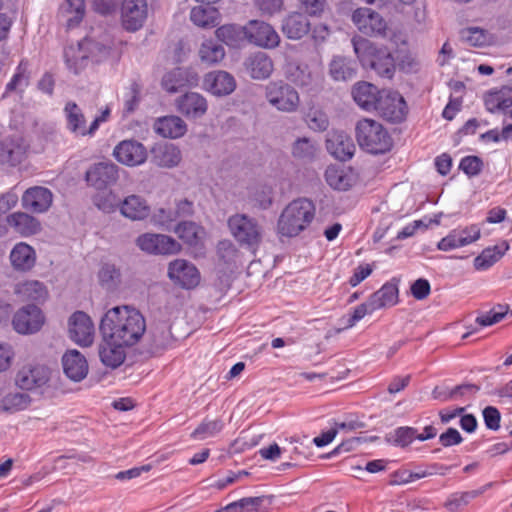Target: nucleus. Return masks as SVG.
<instances>
[{"mask_svg":"<svg viewBox=\"0 0 512 512\" xmlns=\"http://www.w3.org/2000/svg\"><path fill=\"white\" fill-rule=\"evenodd\" d=\"M200 229L201 227L192 221H181L174 227L178 237L189 246H196L200 242Z\"/></svg>","mask_w":512,"mask_h":512,"instance_id":"nucleus-51","label":"nucleus"},{"mask_svg":"<svg viewBox=\"0 0 512 512\" xmlns=\"http://www.w3.org/2000/svg\"><path fill=\"white\" fill-rule=\"evenodd\" d=\"M263 502V496L244 497L229 503L215 512H260V507Z\"/></svg>","mask_w":512,"mask_h":512,"instance_id":"nucleus-49","label":"nucleus"},{"mask_svg":"<svg viewBox=\"0 0 512 512\" xmlns=\"http://www.w3.org/2000/svg\"><path fill=\"white\" fill-rule=\"evenodd\" d=\"M136 245L149 255L170 256L180 252L181 245L171 236L144 233L136 238Z\"/></svg>","mask_w":512,"mask_h":512,"instance_id":"nucleus-9","label":"nucleus"},{"mask_svg":"<svg viewBox=\"0 0 512 512\" xmlns=\"http://www.w3.org/2000/svg\"><path fill=\"white\" fill-rule=\"evenodd\" d=\"M491 485H492L491 483H488L481 490H472V491L454 493L445 502L444 506L450 512H457L460 507L467 505L471 499L478 497L480 494H482L486 490L487 487H491Z\"/></svg>","mask_w":512,"mask_h":512,"instance_id":"nucleus-53","label":"nucleus"},{"mask_svg":"<svg viewBox=\"0 0 512 512\" xmlns=\"http://www.w3.org/2000/svg\"><path fill=\"white\" fill-rule=\"evenodd\" d=\"M354 52L364 68H370L380 77L391 79L395 73V58L384 46H377L364 38H353Z\"/></svg>","mask_w":512,"mask_h":512,"instance_id":"nucleus-3","label":"nucleus"},{"mask_svg":"<svg viewBox=\"0 0 512 512\" xmlns=\"http://www.w3.org/2000/svg\"><path fill=\"white\" fill-rule=\"evenodd\" d=\"M177 108L185 117L197 119L207 112L208 104L201 94L187 92L177 100Z\"/></svg>","mask_w":512,"mask_h":512,"instance_id":"nucleus-25","label":"nucleus"},{"mask_svg":"<svg viewBox=\"0 0 512 512\" xmlns=\"http://www.w3.org/2000/svg\"><path fill=\"white\" fill-rule=\"evenodd\" d=\"M315 216L316 206L311 199H294L282 210L277 221V233L283 237L295 238L310 227Z\"/></svg>","mask_w":512,"mask_h":512,"instance_id":"nucleus-1","label":"nucleus"},{"mask_svg":"<svg viewBox=\"0 0 512 512\" xmlns=\"http://www.w3.org/2000/svg\"><path fill=\"white\" fill-rule=\"evenodd\" d=\"M44 317L40 308L27 305L20 309L13 317V327L20 334H33L40 330Z\"/></svg>","mask_w":512,"mask_h":512,"instance_id":"nucleus-17","label":"nucleus"},{"mask_svg":"<svg viewBox=\"0 0 512 512\" xmlns=\"http://www.w3.org/2000/svg\"><path fill=\"white\" fill-rule=\"evenodd\" d=\"M64 115L68 130L77 136H81L86 124L81 108L75 102H67L64 107Z\"/></svg>","mask_w":512,"mask_h":512,"instance_id":"nucleus-44","label":"nucleus"},{"mask_svg":"<svg viewBox=\"0 0 512 512\" xmlns=\"http://www.w3.org/2000/svg\"><path fill=\"white\" fill-rule=\"evenodd\" d=\"M87 183L97 190H102L118 179L117 166L109 162L94 164L86 172Z\"/></svg>","mask_w":512,"mask_h":512,"instance_id":"nucleus-18","label":"nucleus"},{"mask_svg":"<svg viewBox=\"0 0 512 512\" xmlns=\"http://www.w3.org/2000/svg\"><path fill=\"white\" fill-rule=\"evenodd\" d=\"M199 56L203 63L213 65L224 59L225 50L222 44L213 39H208L202 42L199 49Z\"/></svg>","mask_w":512,"mask_h":512,"instance_id":"nucleus-46","label":"nucleus"},{"mask_svg":"<svg viewBox=\"0 0 512 512\" xmlns=\"http://www.w3.org/2000/svg\"><path fill=\"white\" fill-rule=\"evenodd\" d=\"M418 430L411 426H400L386 434L385 440L392 446L406 448L417 440Z\"/></svg>","mask_w":512,"mask_h":512,"instance_id":"nucleus-43","label":"nucleus"},{"mask_svg":"<svg viewBox=\"0 0 512 512\" xmlns=\"http://www.w3.org/2000/svg\"><path fill=\"white\" fill-rule=\"evenodd\" d=\"M458 168L467 177L473 178L478 176L483 171L484 162L479 156L468 155L460 160Z\"/></svg>","mask_w":512,"mask_h":512,"instance_id":"nucleus-55","label":"nucleus"},{"mask_svg":"<svg viewBox=\"0 0 512 512\" xmlns=\"http://www.w3.org/2000/svg\"><path fill=\"white\" fill-rule=\"evenodd\" d=\"M100 331L103 339L127 340L128 305L117 306L108 310L101 319Z\"/></svg>","mask_w":512,"mask_h":512,"instance_id":"nucleus-7","label":"nucleus"},{"mask_svg":"<svg viewBox=\"0 0 512 512\" xmlns=\"http://www.w3.org/2000/svg\"><path fill=\"white\" fill-rule=\"evenodd\" d=\"M482 415L487 429L497 431L500 428L501 414L496 407H485Z\"/></svg>","mask_w":512,"mask_h":512,"instance_id":"nucleus-64","label":"nucleus"},{"mask_svg":"<svg viewBox=\"0 0 512 512\" xmlns=\"http://www.w3.org/2000/svg\"><path fill=\"white\" fill-rule=\"evenodd\" d=\"M150 214V207L139 196L130 195V220H143Z\"/></svg>","mask_w":512,"mask_h":512,"instance_id":"nucleus-61","label":"nucleus"},{"mask_svg":"<svg viewBox=\"0 0 512 512\" xmlns=\"http://www.w3.org/2000/svg\"><path fill=\"white\" fill-rule=\"evenodd\" d=\"M93 42L90 39H84L78 44V50L70 47L65 50L66 64L70 71L78 74L88 63L89 56L85 53Z\"/></svg>","mask_w":512,"mask_h":512,"instance_id":"nucleus-38","label":"nucleus"},{"mask_svg":"<svg viewBox=\"0 0 512 512\" xmlns=\"http://www.w3.org/2000/svg\"><path fill=\"white\" fill-rule=\"evenodd\" d=\"M95 204L106 213L113 212L119 208L121 214L128 217V196L120 198L114 192H109L107 195H97L95 197Z\"/></svg>","mask_w":512,"mask_h":512,"instance_id":"nucleus-42","label":"nucleus"},{"mask_svg":"<svg viewBox=\"0 0 512 512\" xmlns=\"http://www.w3.org/2000/svg\"><path fill=\"white\" fill-rule=\"evenodd\" d=\"M10 260L16 270L28 271L35 265L36 254L30 245L20 242L11 250Z\"/></svg>","mask_w":512,"mask_h":512,"instance_id":"nucleus-37","label":"nucleus"},{"mask_svg":"<svg viewBox=\"0 0 512 512\" xmlns=\"http://www.w3.org/2000/svg\"><path fill=\"white\" fill-rule=\"evenodd\" d=\"M286 74L290 82L307 90H311L315 83V75L307 64L290 63Z\"/></svg>","mask_w":512,"mask_h":512,"instance_id":"nucleus-39","label":"nucleus"},{"mask_svg":"<svg viewBox=\"0 0 512 512\" xmlns=\"http://www.w3.org/2000/svg\"><path fill=\"white\" fill-rule=\"evenodd\" d=\"M15 294L21 301L44 302L48 297L46 286L38 280H26L16 284Z\"/></svg>","mask_w":512,"mask_h":512,"instance_id":"nucleus-33","label":"nucleus"},{"mask_svg":"<svg viewBox=\"0 0 512 512\" xmlns=\"http://www.w3.org/2000/svg\"><path fill=\"white\" fill-rule=\"evenodd\" d=\"M199 83V75L193 68L176 67L162 78V88L168 93H176Z\"/></svg>","mask_w":512,"mask_h":512,"instance_id":"nucleus-15","label":"nucleus"},{"mask_svg":"<svg viewBox=\"0 0 512 512\" xmlns=\"http://www.w3.org/2000/svg\"><path fill=\"white\" fill-rule=\"evenodd\" d=\"M64 373L73 381H81L88 373L85 357L77 350H69L62 357Z\"/></svg>","mask_w":512,"mask_h":512,"instance_id":"nucleus-27","label":"nucleus"},{"mask_svg":"<svg viewBox=\"0 0 512 512\" xmlns=\"http://www.w3.org/2000/svg\"><path fill=\"white\" fill-rule=\"evenodd\" d=\"M28 403V396L23 393H11L2 400L3 408L6 411H19L24 409Z\"/></svg>","mask_w":512,"mask_h":512,"instance_id":"nucleus-63","label":"nucleus"},{"mask_svg":"<svg viewBox=\"0 0 512 512\" xmlns=\"http://www.w3.org/2000/svg\"><path fill=\"white\" fill-rule=\"evenodd\" d=\"M248 42L263 48H275L280 37L270 24L261 20H250L247 23Z\"/></svg>","mask_w":512,"mask_h":512,"instance_id":"nucleus-16","label":"nucleus"},{"mask_svg":"<svg viewBox=\"0 0 512 512\" xmlns=\"http://www.w3.org/2000/svg\"><path fill=\"white\" fill-rule=\"evenodd\" d=\"M127 346L128 340L103 339V343L99 347L102 363L112 368L120 366L126 358Z\"/></svg>","mask_w":512,"mask_h":512,"instance_id":"nucleus-21","label":"nucleus"},{"mask_svg":"<svg viewBox=\"0 0 512 512\" xmlns=\"http://www.w3.org/2000/svg\"><path fill=\"white\" fill-rule=\"evenodd\" d=\"M151 221L155 226L163 230L170 231L176 226L174 224L177 221V218L174 210L159 208L152 214Z\"/></svg>","mask_w":512,"mask_h":512,"instance_id":"nucleus-56","label":"nucleus"},{"mask_svg":"<svg viewBox=\"0 0 512 512\" xmlns=\"http://www.w3.org/2000/svg\"><path fill=\"white\" fill-rule=\"evenodd\" d=\"M325 180L331 188L339 191H347L352 186L350 176L343 169L333 166L326 169Z\"/></svg>","mask_w":512,"mask_h":512,"instance_id":"nucleus-52","label":"nucleus"},{"mask_svg":"<svg viewBox=\"0 0 512 512\" xmlns=\"http://www.w3.org/2000/svg\"><path fill=\"white\" fill-rule=\"evenodd\" d=\"M70 339L80 346H90L93 343L95 328L91 318L83 311L74 312L68 320Z\"/></svg>","mask_w":512,"mask_h":512,"instance_id":"nucleus-11","label":"nucleus"},{"mask_svg":"<svg viewBox=\"0 0 512 512\" xmlns=\"http://www.w3.org/2000/svg\"><path fill=\"white\" fill-rule=\"evenodd\" d=\"M484 104L490 113L506 112L512 108V88L503 86L498 90L489 91L484 97Z\"/></svg>","mask_w":512,"mask_h":512,"instance_id":"nucleus-35","label":"nucleus"},{"mask_svg":"<svg viewBox=\"0 0 512 512\" xmlns=\"http://www.w3.org/2000/svg\"><path fill=\"white\" fill-rule=\"evenodd\" d=\"M92 5L95 12L103 16L112 15L121 8L122 25L124 29H128L123 6L124 0H92Z\"/></svg>","mask_w":512,"mask_h":512,"instance_id":"nucleus-54","label":"nucleus"},{"mask_svg":"<svg viewBox=\"0 0 512 512\" xmlns=\"http://www.w3.org/2000/svg\"><path fill=\"white\" fill-rule=\"evenodd\" d=\"M217 38L229 47L239 48L248 42L247 24H225L215 31Z\"/></svg>","mask_w":512,"mask_h":512,"instance_id":"nucleus-32","label":"nucleus"},{"mask_svg":"<svg viewBox=\"0 0 512 512\" xmlns=\"http://www.w3.org/2000/svg\"><path fill=\"white\" fill-rule=\"evenodd\" d=\"M203 88L212 95L227 96L236 89V80L226 71H211L204 76Z\"/></svg>","mask_w":512,"mask_h":512,"instance_id":"nucleus-19","label":"nucleus"},{"mask_svg":"<svg viewBox=\"0 0 512 512\" xmlns=\"http://www.w3.org/2000/svg\"><path fill=\"white\" fill-rule=\"evenodd\" d=\"M382 95L375 85L361 81L357 82L352 88V96L356 104L365 111H374Z\"/></svg>","mask_w":512,"mask_h":512,"instance_id":"nucleus-23","label":"nucleus"},{"mask_svg":"<svg viewBox=\"0 0 512 512\" xmlns=\"http://www.w3.org/2000/svg\"><path fill=\"white\" fill-rule=\"evenodd\" d=\"M244 67L251 78L264 80L273 72V62L264 52H256L249 55L244 61Z\"/></svg>","mask_w":512,"mask_h":512,"instance_id":"nucleus-26","label":"nucleus"},{"mask_svg":"<svg viewBox=\"0 0 512 512\" xmlns=\"http://www.w3.org/2000/svg\"><path fill=\"white\" fill-rule=\"evenodd\" d=\"M461 36L470 46L483 47L488 43L486 31L478 27H470L463 30Z\"/></svg>","mask_w":512,"mask_h":512,"instance_id":"nucleus-59","label":"nucleus"},{"mask_svg":"<svg viewBox=\"0 0 512 512\" xmlns=\"http://www.w3.org/2000/svg\"><path fill=\"white\" fill-rule=\"evenodd\" d=\"M508 313V306L497 305L488 312L478 316L476 323L482 327L491 326L500 322Z\"/></svg>","mask_w":512,"mask_h":512,"instance_id":"nucleus-57","label":"nucleus"},{"mask_svg":"<svg viewBox=\"0 0 512 512\" xmlns=\"http://www.w3.org/2000/svg\"><path fill=\"white\" fill-rule=\"evenodd\" d=\"M219 11L212 4H206L193 7L190 13L191 21L203 28H212L217 26Z\"/></svg>","mask_w":512,"mask_h":512,"instance_id":"nucleus-41","label":"nucleus"},{"mask_svg":"<svg viewBox=\"0 0 512 512\" xmlns=\"http://www.w3.org/2000/svg\"><path fill=\"white\" fill-rule=\"evenodd\" d=\"M50 376L51 371L45 365H26L18 371L16 384L22 390L40 392L47 386Z\"/></svg>","mask_w":512,"mask_h":512,"instance_id":"nucleus-10","label":"nucleus"},{"mask_svg":"<svg viewBox=\"0 0 512 512\" xmlns=\"http://www.w3.org/2000/svg\"><path fill=\"white\" fill-rule=\"evenodd\" d=\"M352 21L358 30L367 36L385 34V20L378 12L370 8L356 9L352 14Z\"/></svg>","mask_w":512,"mask_h":512,"instance_id":"nucleus-13","label":"nucleus"},{"mask_svg":"<svg viewBox=\"0 0 512 512\" xmlns=\"http://www.w3.org/2000/svg\"><path fill=\"white\" fill-rule=\"evenodd\" d=\"M8 224L22 236H30L36 234L40 230L39 221L33 216L17 212L7 217Z\"/></svg>","mask_w":512,"mask_h":512,"instance_id":"nucleus-40","label":"nucleus"},{"mask_svg":"<svg viewBox=\"0 0 512 512\" xmlns=\"http://www.w3.org/2000/svg\"><path fill=\"white\" fill-rule=\"evenodd\" d=\"M370 311L369 300L365 303H362L351 311V313L344 315L340 321L343 323V329H349L356 325L361 319H363L367 314L372 313Z\"/></svg>","mask_w":512,"mask_h":512,"instance_id":"nucleus-58","label":"nucleus"},{"mask_svg":"<svg viewBox=\"0 0 512 512\" xmlns=\"http://www.w3.org/2000/svg\"><path fill=\"white\" fill-rule=\"evenodd\" d=\"M224 422L221 418L214 420L205 417L201 423L192 431L190 437L194 440H205L217 436L224 429Z\"/></svg>","mask_w":512,"mask_h":512,"instance_id":"nucleus-45","label":"nucleus"},{"mask_svg":"<svg viewBox=\"0 0 512 512\" xmlns=\"http://www.w3.org/2000/svg\"><path fill=\"white\" fill-rule=\"evenodd\" d=\"M357 62L346 56H334L329 63V74L335 81H347L356 76Z\"/></svg>","mask_w":512,"mask_h":512,"instance_id":"nucleus-34","label":"nucleus"},{"mask_svg":"<svg viewBox=\"0 0 512 512\" xmlns=\"http://www.w3.org/2000/svg\"><path fill=\"white\" fill-rule=\"evenodd\" d=\"M146 332V321L139 310L130 306V365L152 357L159 350H164L170 345V330L162 329L159 335L149 332V345L139 350L135 345Z\"/></svg>","mask_w":512,"mask_h":512,"instance_id":"nucleus-2","label":"nucleus"},{"mask_svg":"<svg viewBox=\"0 0 512 512\" xmlns=\"http://www.w3.org/2000/svg\"><path fill=\"white\" fill-rule=\"evenodd\" d=\"M149 16L147 0H130V33L143 28Z\"/></svg>","mask_w":512,"mask_h":512,"instance_id":"nucleus-47","label":"nucleus"},{"mask_svg":"<svg viewBox=\"0 0 512 512\" xmlns=\"http://www.w3.org/2000/svg\"><path fill=\"white\" fill-rule=\"evenodd\" d=\"M326 149L335 159L345 162L354 156L356 147L351 136L345 131L332 130L327 134Z\"/></svg>","mask_w":512,"mask_h":512,"instance_id":"nucleus-14","label":"nucleus"},{"mask_svg":"<svg viewBox=\"0 0 512 512\" xmlns=\"http://www.w3.org/2000/svg\"><path fill=\"white\" fill-rule=\"evenodd\" d=\"M28 61L22 60L16 68L14 75L11 80L7 83L3 97L13 91L23 92L24 89L29 85L30 73H29Z\"/></svg>","mask_w":512,"mask_h":512,"instance_id":"nucleus-48","label":"nucleus"},{"mask_svg":"<svg viewBox=\"0 0 512 512\" xmlns=\"http://www.w3.org/2000/svg\"><path fill=\"white\" fill-rule=\"evenodd\" d=\"M181 160V151L175 144L157 143L151 149V161L158 167L174 168Z\"/></svg>","mask_w":512,"mask_h":512,"instance_id":"nucleus-24","label":"nucleus"},{"mask_svg":"<svg viewBox=\"0 0 512 512\" xmlns=\"http://www.w3.org/2000/svg\"><path fill=\"white\" fill-rule=\"evenodd\" d=\"M153 127L158 135L170 139L180 138L187 131L186 123L180 117L174 115L157 118Z\"/></svg>","mask_w":512,"mask_h":512,"instance_id":"nucleus-31","label":"nucleus"},{"mask_svg":"<svg viewBox=\"0 0 512 512\" xmlns=\"http://www.w3.org/2000/svg\"><path fill=\"white\" fill-rule=\"evenodd\" d=\"M308 127L313 131L322 132L329 127V118L321 110H311L307 115Z\"/></svg>","mask_w":512,"mask_h":512,"instance_id":"nucleus-62","label":"nucleus"},{"mask_svg":"<svg viewBox=\"0 0 512 512\" xmlns=\"http://www.w3.org/2000/svg\"><path fill=\"white\" fill-rule=\"evenodd\" d=\"M469 244L466 238H461L457 229H454L443 237L437 244V248L441 251H450L456 248L464 247Z\"/></svg>","mask_w":512,"mask_h":512,"instance_id":"nucleus-60","label":"nucleus"},{"mask_svg":"<svg viewBox=\"0 0 512 512\" xmlns=\"http://www.w3.org/2000/svg\"><path fill=\"white\" fill-rule=\"evenodd\" d=\"M319 146L317 143L308 137L297 138L291 147V154L293 158L303 164H309L317 159Z\"/></svg>","mask_w":512,"mask_h":512,"instance_id":"nucleus-36","label":"nucleus"},{"mask_svg":"<svg viewBox=\"0 0 512 512\" xmlns=\"http://www.w3.org/2000/svg\"><path fill=\"white\" fill-rule=\"evenodd\" d=\"M311 24L306 15L294 12L287 15L283 21L281 30L283 34L292 40H299L310 32Z\"/></svg>","mask_w":512,"mask_h":512,"instance_id":"nucleus-29","label":"nucleus"},{"mask_svg":"<svg viewBox=\"0 0 512 512\" xmlns=\"http://www.w3.org/2000/svg\"><path fill=\"white\" fill-rule=\"evenodd\" d=\"M168 276L174 284L187 290L195 288L200 282L199 270L185 259L170 262Z\"/></svg>","mask_w":512,"mask_h":512,"instance_id":"nucleus-12","label":"nucleus"},{"mask_svg":"<svg viewBox=\"0 0 512 512\" xmlns=\"http://www.w3.org/2000/svg\"><path fill=\"white\" fill-rule=\"evenodd\" d=\"M376 111L384 120L398 124L406 119L408 107L403 96L397 91L382 90Z\"/></svg>","mask_w":512,"mask_h":512,"instance_id":"nucleus-8","label":"nucleus"},{"mask_svg":"<svg viewBox=\"0 0 512 512\" xmlns=\"http://www.w3.org/2000/svg\"><path fill=\"white\" fill-rule=\"evenodd\" d=\"M355 138L361 150L373 155L385 154L393 147V139L387 129L369 118L356 123Z\"/></svg>","mask_w":512,"mask_h":512,"instance_id":"nucleus-4","label":"nucleus"},{"mask_svg":"<svg viewBox=\"0 0 512 512\" xmlns=\"http://www.w3.org/2000/svg\"><path fill=\"white\" fill-rule=\"evenodd\" d=\"M27 145L20 136H7L0 140V164L16 166L25 157Z\"/></svg>","mask_w":512,"mask_h":512,"instance_id":"nucleus-20","label":"nucleus"},{"mask_svg":"<svg viewBox=\"0 0 512 512\" xmlns=\"http://www.w3.org/2000/svg\"><path fill=\"white\" fill-rule=\"evenodd\" d=\"M398 282L394 279L386 282L382 287L369 297L370 311H376L383 307H391L398 302Z\"/></svg>","mask_w":512,"mask_h":512,"instance_id":"nucleus-30","label":"nucleus"},{"mask_svg":"<svg viewBox=\"0 0 512 512\" xmlns=\"http://www.w3.org/2000/svg\"><path fill=\"white\" fill-rule=\"evenodd\" d=\"M510 245L506 240L484 248L481 253L474 258L473 266L477 271H486L496 264L509 250Z\"/></svg>","mask_w":512,"mask_h":512,"instance_id":"nucleus-28","label":"nucleus"},{"mask_svg":"<svg viewBox=\"0 0 512 512\" xmlns=\"http://www.w3.org/2000/svg\"><path fill=\"white\" fill-rule=\"evenodd\" d=\"M52 192L45 187L35 186L27 189L22 196V206L34 213H43L52 204Z\"/></svg>","mask_w":512,"mask_h":512,"instance_id":"nucleus-22","label":"nucleus"},{"mask_svg":"<svg viewBox=\"0 0 512 512\" xmlns=\"http://www.w3.org/2000/svg\"><path fill=\"white\" fill-rule=\"evenodd\" d=\"M267 101L282 112H295L300 104L298 92L288 83L273 81L266 86Z\"/></svg>","mask_w":512,"mask_h":512,"instance_id":"nucleus-6","label":"nucleus"},{"mask_svg":"<svg viewBox=\"0 0 512 512\" xmlns=\"http://www.w3.org/2000/svg\"><path fill=\"white\" fill-rule=\"evenodd\" d=\"M68 28L79 25L85 15V0H66L62 7Z\"/></svg>","mask_w":512,"mask_h":512,"instance_id":"nucleus-50","label":"nucleus"},{"mask_svg":"<svg viewBox=\"0 0 512 512\" xmlns=\"http://www.w3.org/2000/svg\"><path fill=\"white\" fill-rule=\"evenodd\" d=\"M228 227L241 245L258 246L262 239L261 227L256 219L245 214H236L228 219Z\"/></svg>","mask_w":512,"mask_h":512,"instance_id":"nucleus-5","label":"nucleus"}]
</instances>
